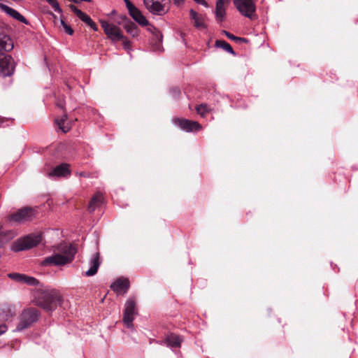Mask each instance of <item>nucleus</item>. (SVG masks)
<instances>
[{"instance_id":"1a4fd4ad","label":"nucleus","mask_w":358,"mask_h":358,"mask_svg":"<svg viewBox=\"0 0 358 358\" xmlns=\"http://www.w3.org/2000/svg\"><path fill=\"white\" fill-rule=\"evenodd\" d=\"M167 3L168 0H143L146 9L152 14L157 15H163L168 12Z\"/></svg>"},{"instance_id":"2eb2a0df","label":"nucleus","mask_w":358,"mask_h":358,"mask_svg":"<svg viewBox=\"0 0 358 358\" xmlns=\"http://www.w3.org/2000/svg\"><path fill=\"white\" fill-rule=\"evenodd\" d=\"M0 9L3 11L5 13H6L10 17H13V19L24 23V24H29V21L22 15H21L17 10L8 6L6 4H3L2 3H0Z\"/></svg>"},{"instance_id":"5701e85b","label":"nucleus","mask_w":358,"mask_h":358,"mask_svg":"<svg viewBox=\"0 0 358 358\" xmlns=\"http://www.w3.org/2000/svg\"><path fill=\"white\" fill-rule=\"evenodd\" d=\"M124 27L127 32L132 37H135L138 34V28L135 23L128 20L125 21Z\"/></svg>"},{"instance_id":"49530a36","label":"nucleus","mask_w":358,"mask_h":358,"mask_svg":"<svg viewBox=\"0 0 358 358\" xmlns=\"http://www.w3.org/2000/svg\"><path fill=\"white\" fill-rule=\"evenodd\" d=\"M57 106L61 108H64V104L62 101H59V102H57Z\"/></svg>"},{"instance_id":"c03bdc74","label":"nucleus","mask_w":358,"mask_h":358,"mask_svg":"<svg viewBox=\"0 0 358 358\" xmlns=\"http://www.w3.org/2000/svg\"><path fill=\"white\" fill-rule=\"evenodd\" d=\"M90 27L94 30V31H97L98 30V27L96 26V24L93 22L92 24H91L90 25Z\"/></svg>"},{"instance_id":"ea45409f","label":"nucleus","mask_w":358,"mask_h":358,"mask_svg":"<svg viewBox=\"0 0 358 358\" xmlns=\"http://www.w3.org/2000/svg\"><path fill=\"white\" fill-rule=\"evenodd\" d=\"M7 331V327L5 324H1L0 325V335L3 334Z\"/></svg>"},{"instance_id":"e433bc0d","label":"nucleus","mask_w":358,"mask_h":358,"mask_svg":"<svg viewBox=\"0 0 358 358\" xmlns=\"http://www.w3.org/2000/svg\"><path fill=\"white\" fill-rule=\"evenodd\" d=\"M51 6L53 8V9L55 12H57L59 13H62V10L60 8L59 4L57 1H55V3L54 4H52Z\"/></svg>"},{"instance_id":"7ed1b4c3","label":"nucleus","mask_w":358,"mask_h":358,"mask_svg":"<svg viewBox=\"0 0 358 358\" xmlns=\"http://www.w3.org/2000/svg\"><path fill=\"white\" fill-rule=\"evenodd\" d=\"M76 145L72 143H61L58 145L39 148L36 153L41 155H73Z\"/></svg>"},{"instance_id":"dca6fc26","label":"nucleus","mask_w":358,"mask_h":358,"mask_svg":"<svg viewBox=\"0 0 358 358\" xmlns=\"http://www.w3.org/2000/svg\"><path fill=\"white\" fill-rule=\"evenodd\" d=\"M14 45L10 37L3 32H0V54L9 52L13 49Z\"/></svg>"},{"instance_id":"a18cd8bd","label":"nucleus","mask_w":358,"mask_h":358,"mask_svg":"<svg viewBox=\"0 0 358 358\" xmlns=\"http://www.w3.org/2000/svg\"><path fill=\"white\" fill-rule=\"evenodd\" d=\"M50 6L54 4L57 0H45Z\"/></svg>"},{"instance_id":"c9c22d12","label":"nucleus","mask_w":358,"mask_h":358,"mask_svg":"<svg viewBox=\"0 0 358 358\" xmlns=\"http://www.w3.org/2000/svg\"><path fill=\"white\" fill-rule=\"evenodd\" d=\"M2 225L0 224V248L3 247L5 244V240L3 239V231L2 230Z\"/></svg>"},{"instance_id":"412c9836","label":"nucleus","mask_w":358,"mask_h":358,"mask_svg":"<svg viewBox=\"0 0 358 358\" xmlns=\"http://www.w3.org/2000/svg\"><path fill=\"white\" fill-rule=\"evenodd\" d=\"M103 202V196L100 192L96 193L91 199L87 207L90 213H93L97 208H99Z\"/></svg>"},{"instance_id":"423d86ee","label":"nucleus","mask_w":358,"mask_h":358,"mask_svg":"<svg viewBox=\"0 0 358 358\" xmlns=\"http://www.w3.org/2000/svg\"><path fill=\"white\" fill-rule=\"evenodd\" d=\"M35 210L31 207H24L16 212L10 214L7 217V221L10 223H24L31 221L35 217Z\"/></svg>"},{"instance_id":"79ce46f5","label":"nucleus","mask_w":358,"mask_h":358,"mask_svg":"<svg viewBox=\"0 0 358 358\" xmlns=\"http://www.w3.org/2000/svg\"><path fill=\"white\" fill-rule=\"evenodd\" d=\"M185 2V0H173V3L175 5L178 6H182Z\"/></svg>"},{"instance_id":"4468645a","label":"nucleus","mask_w":358,"mask_h":358,"mask_svg":"<svg viewBox=\"0 0 358 358\" xmlns=\"http://www.w3.org/2000/svg\"><path fill=\"white\" fill-rule=\"evenodd\" d=\"M71 175V171L67 164H61L56 166L52 171L48 173V176L51 179L58 178H67Z\"/></svg>"},{"instance_id":"473e14b6","label":"nucleus","mask_w":358,"mask_h":358,"mask_svg":"<svg viewBox=\"0 0 358 358\" xmlns=\"http://www.w3.org/2000/svg\"><path fill=\"white\" fill-rule=\"evenodd\" d=\"M23 275L24 274H21V273H9L8 275V276L16 281V282H22V278H23Z\"/></svg>"},{"instance_id":"c756f323","label":"nucleus","mask_w":358,"mask_h":358,"mask_svg":"<svg viewBox=\"0 0 358 358\" xmlns=\"http://www.w3.org/2000/svg\"><path fill=\"white\" fill-rule=\"evenodd\" d=\"M60 24L62 27L63 30L65 33H66L69 35H72L73 34V29L65 22L64 20L62 17L60 20Z\"/></svg>"},{"instance_id":"aec40b11","label":"nucleus","mask_w":358,"mask_h":358,"mask_svg":"<svg viewBox=\"0 0 358 358\" xmlns=\"http://www.w3.org/2000/svg\"><path fill=\"white\" fill-rule=\"evenodd\" d=\"M215 18L218 22L224 21L226 15V9L224 0H217L215 6Z\"/></svg>"},{"instance_id":"9b49d317","label":"nucleus","mask_w":358,"mask_h":358,"mask_svg":"<svg viewBox=\"0 0 358 358\" xmlns=\"http://www.w3.org/2000/svg\"><path fill=\"white\" fill-rule=\"evenodd\" d=\"M14 72L13 58L6 54H0V76H10Z\"/></svg>"},{"instance_id":"cd10ccee","label":"nucleus","mask_w":358,"mask_h":358,"mask_svg":"<svg viewBox=\"0 0 358 358\" xmlns=\"http://www.w3.org/2000/svg\"><path fill=\"white\" fill-rule=\"evenodd\" d=\"M196 110L201 116H204L210 110V107L205 103H201L196 107Z\"/></svg>"},{"instance_id":"4c0bfd02","label":"nucleus","mask_w":358,"mask_h":358,"mask_svg":"<svg viewBox=\"0 0 358 358\" xmlns=\"http://www.w3.org/2000/svg\"><path fill=\"white\" fill-rule=\"evenodd\" d=\"M189 15H190V17L191 19H192L193 20H194L197 17H199V15L197 14L196 12H195L194 10L191 9L190 11H189Z\"/></svg>"},{"instance_id":"a211bd4d","label":"nucleus","mask_w":358,"mask_h":358,"mask_svg":"<svg viewBox=\"0 0 358 358\" xmlns=\"http://www.w3.org/2000/svg\"><path fill=\"white\" fill-rule=\"evenodd\" d=\"M110 287L117 293H125L129 288V281L127 278H120L110 285Z\"/></svg>"},{"instance_id":"6ab92c4d","label":"nucleus","mask_w":358,"mask_h":358,"mask_svg":"<svg viewBox=\"0 0 358 358\" xmlns=\"http://www.w3.org/2000/svg\"><path fill=\"white\" fill-rule=\"evenodd\" d=\"M128 12L130 16L134 19V20H135L139 24L142 26H147L148 24V21L143 15L141 10L138 8H137L134 5L131 6V8L128 9Z\"/></svg>"},{"instance_id":"58836bf2","label":"nucleus","mask_w":358,"mask_h":358,"mask_svg":"<svg viewBox=\"0 0 358 358\" xmlns=\"http://www.w3.org/2000/svg\"><path fill=\"white\" fill-rule=\"evenodd\" d=\"M13 315V313H11L10 310H9L8 313H6L5 315H3L1 317L2 320H8L9 317H10Z\"/></svg>"},{"instance_id":"9d476101","label":"nucleus","mask_w":358,"mask_h":358,"mask_svg":"<svg viewBox=\"0 0 358 358\" xmlns=\"http://www.w3.org/2000/svg\"><path fill=\"white\" fill-rule=\"evenodd\" d=\"M173 124L186 132L197 131L201 129L202 126L196 121L185 118H173Z\"/></svg>"},{"instance_id":"6e6552de","label":"nucleus","mask_w":358,"mask_h":358,"mask_svg":"<svg viewBox=\"0 0 358 358\" xmlns=\"http://www.w3.org/2000/svg\"><path fill=\"white\" fill-rule=\"evenodd\" d=\"M136 315V301L134 298L131 297L126 301L123 313V322L127 328L132 329L134 327L133 321Z\"/></svg>"},{"instance_id":"0eeeda50","label":"nucleus","mask_w":358,"mask_h":358,"mask_svg":"<svg viewBox=\"0 0 358 358\" xmlns=\"http://www.w3.org/2000/svg\"><path fill=\"white\" fill-rule=\"evenodd\" d=\"M233 3L242 15L251 20L255 18L256 5L252 0H233Z\"/></svg>"},{"instance_id":"ddd939ff","label":"nucleus","mask_w":358,"mask_h":358,"mask_svg":"<svg viewBox=\"0 0 358 358\" xmlns=\"http://www.w3.org/2000/svg\"><path fill=\"white\" fill-rule=\"evenodd\" d=\"M148 29L152 34V36L150 39L152 50L155 52H162L163 50L162 45L163 39L162 34L155 27H151Z\"/></svg>"},{"instance_id":"b1692460","label":"nucleus","mask_w":358,"mask_h":358,"mask_svg":"<svg viewBox=\"0 0 358 358\" xmlns=\"http://www.w3.org/2000/svg\"><path fill=\"white\" fill-rule=\"evenodd\" d=\"M67 121L66 115H64L59 118H57L55 120V124L57 125L59 129L62 131L63 133H66L71 129L69 123H66Z\"/></svg>"},{"instance_id":"a19ab883","label":"nucleus","mask_w":358,"mask_h":358,"mask_svg":"<svg viewBox=\"0 0 358 358\" xmlns=\"http://www.w3.org/2000/svg\"><path fill=\"white\" fill-rule=\"evenodd\" d=\"M123 1L125 3V5H126V7H127V10L129 8H131V6H134V4L129 0H123Z\"/></svg>"},{"instance_id":"37998d69","label":"nucleus","mask_w":358,"mask_h":358,"mask_svg":"<svg viewBox=\"0 0 358 358\" xmlns=\"http://www.w3.org/2000/svg\"><path fill=\"white\" fill-rule=\"evenodd\" d=\"M194 1H196L199 4L203 5L206 7L208 6V3H206V1H205V0H194Z\"/></svg>"},{"instance_id":"f8f14e48","label":"nucleus","mask_w":358,"mask_h":358,"mask_svg":"<svg viewBox=\"0 0 358 358\" xmlns=\"http://www.w3.org/2000/svg\"><path fill=\"white\" fill-rule=\"evenodd\" d=\"M100 23L106 35L112 41H117L124 38L123 34L115 25L110 24L105 20H101Z\"/></svg>"},{"instance_id":"20e7f679","label":"nucleus","mask_w":358,"mask_h":358,"mask_svg":"<svg viewBox=\"0 0 358 358\" xmlns=\"http://www.w3.org/2000/svg\"><path fill=\"white\" fill-rule=\"evenodd\" d=\"M41 235L39 234L27 235L15 241L12 245V250L20 252L29 250L38 245L41 242Z\"/></svg>"},{"instance_id":"c85d7f7f","label":"nucleus","mask_w":358,"mask_h":358,"mask_svg":"<svg viewBox=\"0 0 358 358\" xmlns=\"http://www.w3.org/2000/svg\"><path fill=\"white\" fill-rule=\"evenodd\" d=\"M223 33L224 34V35L228 38L235 41L236 43H241V42H245V41H247L246 38L235 36L234 35H233L232 34H231V33H229V32H228L227 31H223Z\"/></svg>"},{"instance_id":"a878e982","label":"nucleus","mask_w":358,"mask_h":358,"mask_svg":"<svg viewBox=\"0 0 358 358\" xmlns=\"http://www.w3.org/2000/svg\"><path fill=\"white\" fill-rule=\"evenodd\" d=\"M215 46L217 48H222L223 50H224L227 52H229L233 55H235L236 53L234 51V50L232 49L231 46L230 45L229 43H228L227 42L224 41H222V40H217L215 41Z\"/></svg>"},{"instance_id":"de8ad7c7","label":"nucleus","mask_w":358,"mask_h":358,"mask_svg":"<svg viewBox=\"0 0 358 358\" xmlns=\"http://www.w3.org/2000/svg\"><path fill=\"white\" fill-rule=\"evenodd\" d=\"M93 21L91 18H90V20L87 22V24L90 26L91 24H92Z\"/></svg>"},{"instance_id":"f704fd0d","label":"nucleus","mask_w":358,"mask_h":358,"mask_svg":"<svg viewBox=\"0 0 358 358\" xmlns=\"http://www.w3.org/2000/svg\"><path fill=\"white\" fill-rule=\"evenodd\" d=\"M170 93L173 96V98H177L179 96L180 94V91L178 87H173L170 90Z\"/></svg>"},{"instance_id":"4be33fe9","label":"nucleus","mask_w":358,"mask_h":358,"mask_svg":"<svg viewBox=\"0 0 358 358\" xmlns=\"http://www.w3.org/2000/svg\"><path fill=\"white\" fill-rule=\"evenodd\" d=\"M164 342L171 348H180L182 342L181 338L174 334H171L166 338Z\"/></svg>"},{"instance_id":"393cba45","label":"nucleus","mask_w":358,"mask_h":358,"mask_svg":"<svg viewBox=\"0 0 358 358\" xmlns=\"http://www.w3.org/2000/svg\"><path fill=\"white\" fill-rule=\"evenodd\" d=\"M69 8L74 13L77 17H78L83 22L87 23V21L90 20V17L88 16L86 13L83 12L82 10H79L73 4H71L69 6Z\"/></svg>"},{"instance_id":"09e8293b","label":"nucleus","mask_w":358,"mask_h":358,"mask_svg":"<svg viewBox=\"0 0 358 358\" xmlns=\"http://www.w3.org/2000/svg\"><path fill=\"white\" fill-rule=\"evenodd\" d=\"M51 15H52V17H54L55 20H56L57 17L55 16V15H54L53 13H51Z\"/></svg>"},{"instance_id":"2f4dec72","label":"nucleus","mask_w":358,"mask_h":358,"mask_svg":"<svg viewBox=\"0 0 358 358\" xmlns=\"http://www.w3.org/2000/svg\"><path fill=\"white\" fill-rule=\"evenodd\" d=\"M194 25L196 28H199V29L206 27L205 24L203 22V17L201 15H199L194 20Z\"/></svg>"},{"instance_id":"39448f33","label":"nucleus","mask_w":358,"mask_h":358,"mask_svg":"<svg viewBox=\"0 0 358 358\" xmlns=\"http://www.w3.org/2000/svg\"><path fill=\"white\" fill-rule=\"evenodd\" d=\"M39 315L40 313L36 308H29L24 309L20 315V322L16 327V330L21 331L27 329L38 320Z\"/></svg>"},{"instance_id":"bb28decb","label":"nucleus","mask_w":358,"mask_h":358,"mask_svg":"<svg viewBox=\"0 0 358 358\" xmlns=\"http://www.w3.org/2000/svg\"><path fill=\"white\" fill-rule=\"evenodd\" d=\"M28 285H38L39 284V281L31 276L27 275L25 274L23 275L22 282Z\"/></svg>"},{"instance_id":"72a5a7b5","label":"nucleus","mask_w":358,"mask_h":358,"mask_svg":"<svg viewBox=\"0 0 358 358\" xmlns=\"http://www.w3.org/2000/svg\"><path fill=\"white\" fill-rule=\"evenodd\" d=\"M120 41H122L123 45H124V48L125 50H131L130 42H129V41L125 36H124V38L122 39H120Z\"/></svg>"},{"instance_id":"f3484780","label":"nucleus","mask_w":358,"mask_h":358,"mask_svg":"<svg viewBox=\"0 0 358 358\" xmlns=\"http://www.w3.org/2000/svg\"><path fill=\"white\" fill-rule=\"evenodd\" d=\"M100 255L99 252H95L92 255L90 259L89 264L90 268L85 273L87 276H93L97 273L98 268L101 264Z\"/></svg>"},{"instance_id":"f257e3e1","label":"nucleus","mask_w":358,"mask_h":358,"mask_svg":"<svg viewBox=\"0 0 358 358\" xmlns=\"http://www.w3.org/2000/svg\"><path fill=\"white\" fill-rule=\"evenodd\" d=\"M34 303L47 312H52L61 304L62 297L56 289H38L33 293Z\"/></svg>"},{"instance_id":"f03ea898","label":"nucleus","mask_w":358,"mask_h":358,"mask_svg":"<svg viewBox=\"0 0 358 358\" xmlns=\"http://www.w3.org/2000/svg\"><path fill=\"white\" fill-rule=\"evenodd\" d=\"M58 253L47 257L42 262L43 266H64L71 262L77 252L72 244L62 243L57 247Z\"/></svg>"},{"instance_id":"7c9ffc66","label":"nucleus","mask_w":358,"mask_h":358,"mask_svg":"<svg viewBox=\"0 0 358 358\" xmlns=\"http://www.w3.org/2000/svg\"><path fill=\"white\" fill-rule=\"evenodd\" d=\"M17 236V233L13 230H8L3 231V239L5 240V243L8 241L13 238Z\"/></svg>"}]
</instances>
